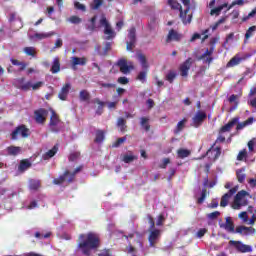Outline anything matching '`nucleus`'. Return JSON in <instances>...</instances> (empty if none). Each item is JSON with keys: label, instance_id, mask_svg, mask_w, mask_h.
Listing matches in <instances>:
<instances>
[{"label": "nucleus", "instance_id": "obj_1", "mask_svg": "<svg viewBox=\"0 0 256 256\" xmlns=\"http://www.w3.org/2000/svg\"><path fill=\"white\" fill-rule=\"evenodd\" d=\"M79 239L78 251L83 255L91 256V251L99 247V236L96 233L81 234Z\"/></svg>", "mask_w": 256, "mask_h": 256}, {"label": "nucleus", "instance_id": "obj_2", "mask_svg": "<svg viewBox=\"0 0 256 256\" xmlns=\"http://www.w3.org/2000/svg\"><path fill=\"white\" fill-rule=\"evenodd\" d=\"M184 7L186 9L183 11V8L181 7V4L177 2V0H168V5L171 7V9L177 10L180 12V18L182 19V22L184 25H188L191 23L192 16L189 13V9H191V0H181Z\"/></svg>", "mask_w": 256, "mask_h": 256}, {"label": "nucleus", "instance_id": "obj_3", "mask_svg": "<svg viewBox=\"0 0 256 256\" xmlns=\"http://www.w3.org/2000/svg\"><path fill=\"white\" fill-rule=\"evenodd\" d=\"M14 85L18 89H22V91H29V89H32L33 91H37V89H41V87L45 85V82L39 81L33 84V82L31 81L25 82V78H19L15 80Z\"/></svg>", "mask_w": 256, "mask_h": 256}, {"label": "nucleus", "instance_id": "obj_4", "mask_svg": "<svg viewBox=\"0 0 256 256\" xmlns=\"http://www.w3.org/2000/svg\"><path fill=\"white\" fill-rule=\"evenodd\" d=\"M51 117L49 122V130L52 133H59L63 129V122L59 119V115L55 113V110L50 109Z\"/></svg>", "mask_w": 256, "mask_h": 256}, {"label": "nucleus", "instance_id": "obj_5", "mask_svg": "<svg viewBox=\"0 0 256 256\" xmlns=\"http://www.w3.org/2000/svg\"><path fill=\"white\" fill-rule=\"evenodd\" d=\"M249 193L245 190H241L238 192L234 198V202L232 204L233 209H241V207L247 206L249 201L247 200V196Z\"/></svg>", "mask_w": 256, "mask_h": 256}, {"label": "nucleus", "instance_id": "obj_6", "mask_svg": "<svg viewBox=\"0 0 256 256\" xmlns=\"http://www.w3.org/2000/svg\"><path fill=\"white\" fill-rule=\"evenodd\" d=\"M81 171V167L75 169V171L71 174L70 172H65L64 175L60 176L59 178H55L53 180L54 185H61L63 183H71L73 179H75V175Z\"/></svg>", "mask_w": 256, "mask_h": 256}, {"label": "nucleus", "instance_id": "obj_7", "mask_svg": "<svg viewBox=\"0 0 256 256\" xmlns=\"http://www.w3.org/2000/svg\"><path fill=\"white\" fill-rule=\"evenodd\" d=\"M211 47L210 49H207L198 59L199 61H203V63L211 64L213 61V51H215V43H217V39L212 38L211 41Z\"/></svg>", "mask_w": 256, "mask_h": 256}, {"label": "nucleus", "instance_id": "obj_8", "mask_svg": "<svg viewBox=\"0 0 256 256\" xmlns=\"http://www.w3.org/2000/svg\"><path fill=\"white\" fill-rule=\"evenodd\" d=\"M100 27L104 28V35H106V39H114L115 31L111 28V24H109L105 15H102L100 18Z\"/></svg>", "mask_w": 256, "mask_h": 256}, {"label": "nucleus", "instance_id": "obj_9", "mask_svg": "<svg viewBox=\"0 0 256 256\" xmlns=\"http://www.w3.org/2000/svg\"><path fill=\"white\" fill-rule=\"evenodd\" d=\"M22 137L23 139L29 137V129L26 128L24 125L18 126L14 131L11 133V139L13 141H17Z\"/></svg>", "mask_w": 256, "mask_h": 256}, {"label": "nucleus", "instance_id": "obj_10", "mask_svg": "<svg viewBox=\"0 0 256 256\" xmlns=\"http://www.w3.org/2000/svg\"><path fill=\"white\" fill-rule=\"evenodd\" d=\"M229 245L235 247L239 253H253V247L251 245L243 244L241 241L232 240L229 242Z\"/></svg>", "mask_w": 256, "mask_h": 256}, {"label": "nucleus", "instance_id": "obj_11", "mask_svg": "<svg viewBox=\"0 0 256 256\" xmlns=\"http://www.w3.org/2000/svg\"><path fill=\"white\" fill-rule=\"evenodd\" d=\"M136 41H137V38L135 35V27H132L128 31V36L126 40L127 51H133V49H135Z\"/></svg>", "mask_w": 256, "mask_h": 256}, {"label": "nucleus", "instance_id": "obj_12", "mask_svg": "<svg viewBox=\"0 0 256 256\" xmlns=\"http://www.w3.org/2000/svg\"><path fill=\"white\" fill-rule=\"evenodd\" d=\"M47 115H49V111L41 108L34 112V119L36 123L43 125V123H45V121L47 120Z\"/></svg>", "mask_w": 256, "mask_h": 256}, {"label": "nucleus", "instance_id": "obj_13", "mask_svg": "<svg viewBox=\"0 0 256 256\" xmlns=\"http://www.w3.org/2000/svg\"><path fill=\"white\" fill-rule=\"evenodd\" d=\"M121 73H124V75H127L129 71L133 69V63L132 62H127L125 59H120L117 63Z\"/></svg>", "mask_w": 256, "mask_h": 256}, {"label": "nucleus", "instance_id": "obj_14", "mask_svg": "<svg viewBox=\"0 0 256 256\" xmlns=\"http://www.w3.org/2000/svg\"><path fill=\"white\" fill-rule=\"evenodd\" d=\"M205 119H207V114L203 111H197L192 118L193 127H199Z\"/></svg>", "mask_w": 256, "mask_h": 256}, {"label": "nucleus", "instance_id": "obj_15", "mask_svg": "<svg viewBox=\"0 0 256 256\" xmlns=\"http://www.w3.org/2000/svg\"><path fill=\"white\" fill-rule=\"evenodd\" d=\"M191 65H193L192 58H188L184 63L180 65V75L182 77H187V75H189V69H191Z\"/></svg>", "mask_w": 256, "mask_h": 256}, {"label": "nucleus", "instance_id": "obj_16", "mask_svg": "<svg viewBox=\"0 0 256 256\" xmlns=\"http://www.w3.org/2000/svg\"><path fill=\"white\" fill-rule=\"evenodd\" d=\"M237 189H239L237 186L230 189L229 192L222 197L220 207H227V205H229V199H231V197L237 193Z\"/></svg>", "mask_w": 256, "mask_h": 256}, {"label": "nucleus", "instance_id": "obj_17", "mask_svg": "<svg viewBox=\"0 0 256 256\" xmlns=\"http://www.w3.org/2000/svg\"><path fill=\"white\" fill-rule=\"evenodd\" d=\"M235 233H239L240 235H244V236H249V235H255L256 230L253 227L238 226L235 229Z\"/></svg>", "mask_w": 256, "mask_h": 256}, {"label": "nucleus", "instance_id": "obj_18", "mask_svg": "<svg viewBox=\"0 0 256 256\" xmlns=\"http://www.w3.org/2000/svg\"><path fill=\"white\" fill-rule=\"evenodd\" d=\"M160 235H161L160 230L150 231V235H149V238H148L150 247H155V245H157V241H159Z\"/></svg>", "mask_w": 256, "mask_h": 256}, {"label": "nucleus", "instance_id": "obj_19", "mask_svg": "<svg viewBox=\"0 0 256 256\" xmlns=\"http://www.w3.org/2000/svg\"><path fill=\"white\" fill-rule=\"evenodd\" d=\"M221 155V148L212 146L211 149H209L207 151V157H209V159L211 161H215L216 159H219Z\"/></svg>", "mask_w": 256, "mask_h": 256}, {"label": "nucleus", "instance_id": "obj_20", "mask_svg": "<svg viewBox=\"0 0 256 256\" xmlns=\"http://www.w3.org/2000/svg\"><path fill=\"white\" fill-rule=\"evenodd\" d=\"M69 91H71V84L69 83H66L60 93L58 94V98L61 100V101H67V95H69Z\"/></svg>", "mask_w": 256, "mask_h": 256}, {"label": "nucleus", "instance_id": "obj_21", "mask_svg": "<svg viewBox=\"0 0 256 256\" xmlns=\"http://www.w3.org/2000/svg\"><path fill=\"white\" fill-rule=\"evenodd\" d=\"M220 227L229 231V233H235V225H233V221L229 217L226 218V223L220 224Z\"/></svg>", "mask_w": 256, "mask_h": 256}, {"label": "nucleus", "instance_id": "obj_22", "mask_svg": "<svg viewBox=\"0 0 256 256\" xmlns=\"http://www.w3.org/2000/svg\"><path fill=\"white\" fill-rule=\"evenodd\" d=\"M181 39V34L177 33L175 30H170L167 36V43H171V41H179Z\"/></svg>", "mask_w": 256, "mask_h": 256}, {"label": "nucleus", "instance_id": "obj_23", "mask_svg": "<svg viewBox=\"0 0 256 256\" xmlns=\"http://www.w3.org/2000/svg\"><path fill=\"white\" fill-rule=\"evenodd\" d=\"M58 151H59V147H57V145H55L51 150H49L48 152L43 154L42 159L44 161H48V159L55 157V155L57 154Z\"/></svg>", "mask_w": 256, "mask_h": 256}, {"label": "nucleus", "instance_id": "obj_24", "mask_svg": "<svg viewBox=\"0 0 256 256\" xmlns=\"http://www.w3.org/2000/svg\"><path fill=\"white\" fill-rule=\"evenodd\" d=\"M53 35H56L55 31L36 33L34 34V39L41 41L43 39H49V37H53Z\"/></svg>", "mask_w": 256, "mask_h": 256}, {"label": "nucleus", "instance_id": "obj_25", "mask_svg": "<svg viewBox=\"0 0 256 256\" xmlns=\"http://www.w3.org/2000/svg\"><path fill=\"white\" fill-rule=\"evenodd\" d=\"M137 159V156L133 152L128 151L122 156V161L124 163H133Z\"/></svg>", "mask_w": 256, "mask_h": 256}, {"label": "nucleus", "instance_id": "obj_26", "mask_svg": "<svg viewBox=\"0 0 256 256\" xmlns=\"http://www.w3.org/2000/svg\"><path fill=\"white\" fill-rule=\"evenodd\" d=\"M71 61H72L73 69H75V67H77V65H86L87 64V58H85V57H82V58L72 57Z\"/></svg>", "mask_w": 256, "mask_h": 256}, {"label": "nucleus", "instance_id": "obj_27", "mask_svg": "<svg viewBox=\"0 0 256 256\" xmlns=\"http://www.w3.org/2000/svg\"><path fill=\"white\" fill-rule=\"evenodd\" d=\"M239 121V119L234 118L233 120H231L228 124L224 125L221 128L220 133H227L229 131H231V128L234 127L235 125H237V122Z\"/></svg>", "mask_w": 256, "mask_h": 256}, {"label": "nucleus", "instance_id": "obj_28", "mask_svg": "<svg viewBox=\"0 0 256 256\" xmlns=\"http://www.w3.org/2000/svg\"><path fill=\"white\" fill-rule=\"evenodd\" d=\"M31 167V161L29 160H22L18 166L19 173H25L27 169Z\"/></svg>", "mask_w": 256, "mask_h": 256}, {"label": "nucleus", "instance_id": "obj_29", "mask_svg": "<svg viewBox=\"0 0 256 256\" xmlns=\"http://www.w3.org/2000/svg\"><path fill=\"white\" fill-rule=\"evenodd\" d=\"M137 59L141 64L142 69H149V62H147V58L145 57V55L139 53L137 54Z\"/></svg>", "mask_w": 256, "mask_h": 256}, {"label": "nucleus", "instance_id": "obj_30", "mask_svg": "<svg viewBox=\"0 0 256 256\" xmlns=\"http://www.w3.org/2000/svg\"><path fill=\"white\" fill-rule=\"evenodd\" d=\"M6 153L7 155H19V153H21V147H17V146H9L6 148Z\"/></svg>", "mask_w": 256, "mask_h": 256}, {"label": "nucleus", "instance_id": "obj_31", "mask_svg": "<svg viewBox=\"0 0 256 256\" xmlns=\"http://www.w3.org/2000/svg\"><path fill=\"white\" fill-rule=\"evenodd\" d=\"M243 57H241L239 54H237L236 56H234L229 62H228V67H235V65H239V63H241V61H243Z\"/></svg>", "mask_w": 256, "mask_h": 256}, {"label": "nucleus", "instance_id": "obj_32", "mask_svg": "<svg viewBox=\"0 0 256 256\" xmlns=\"http://www.w3.org/2000/svg\"><path fill=\"white\" fill-rule=\"evenodd\" d=\"M238 97L235 94H232L229 98L228 101L231 103V105H234L230 108V111H235L237 109V105H239V101H237Z\"/></svg>", "mask_w": 256, "mask_h": 256}, {"label": "nucleus", "instance_id": "obj_33", "mask_svg": "<svg viewBox=\"0 0 256 256\" xmlns=\"http://www.w3.org/2000/svg\"><path fill=\"white\" fill-rule=\"evenodd\" d=\"M51 71L52 73H59L61 71V63L59 62V58H54Z\"/></svg>", "mask_w": 256, "mask_h": 256}, {"label": "nucleus", "instance_id": "obj_34", "mask_svg": "<svg viewBox=\"0 0 256 256\" xmlns=\"http://www.w3.org/2000/svg\"><path fill=\"white\" fill-rule=\"evenodd\" d=\"M254 121L255 120L251 117V118H248L246 121H244L242 123H238L237 130L240 131L241 129H245V127H247L248 125H253Z\"/></svg>", "mask_w": 256, "mask_h": 256}, {"label": "nucleus", "instance_id": "obj_35", "mask_svg": "<svg viewBox=\"0 0 256 256\" xmlns=\"http://www.w3.org/2000/svg\"><path fill=\"white\" fill-rule=\"evenodd\" d=\"M9 21H10V23L18 24L19 29H21V27H23V22L21 21V18L17 19V14H15V13L11 14Z\"/></svg>", "mask_w": 256, "mask_h": 256}, {"label": "nucleus", "instance_id": "obj_36", "mask_svg": "<svg viewBox=\"0 0 256 256\" xmlns=\"http://www.w3.org/2000/svg\"><path fill=\"white\" fill-rule=\"evenodd\" d=\"M237 179L239 183H243L247 175H245V168L236 171Z\"/></svg>", "mask_w": 256, "mask_h": 256}, {"label": "nucleus", "instance_id": "obj_37", "mask_svg": "<svg viewBox=\"0 0 256 256\" xmlns=\"http://www.w3.org/2000/svg\"><path fill=\"white\" fill-rule=\"evenodd\" d=\"M225 7H227V3L222 4V5H220V6L216 7V8H214V9H212V10L210 11V15H216V16L221 15V10H223Z\"/></svg>", "mask_w": 256, "mask_h": 256}, {"label": "nucleus", "instance_id": "obj_38", "mask_svg": "<svg viewBox=\"0 0 256 256\" xmlns=\"http://www.w3.org/2000/svg\"><path fill=\"white\" fill-rule=\"evenodd\" d=\"M177 155H178L179 159H185L186 157H189V155H191V151H189L187 149H179L177 151Z\"/></svg>", "mask_w": 256, "mask_h": 256}, {"label": "nucleus", "instance_id": "obj_39", "mask_svg": "<svg viewBox=\"0 0 256 256\" xmlns=\"http://www.w3.org/2000/svg\"><path fill=\"white\" fill-rule=\"evenodd\" d=\"M104 140H105V132H103L102 130H98L96 132L95 142L96 143H103Z\"/></svg>", "mask_w": 256, "mask_h": 256}, {"label": "nucleus", "instance_id": "obj_40", "mask_svg": "<svg viewBox=\"0 0 256 256\" xmlns=\"http://www.w3.org/2000/svg\"><path fill=\"white\" fill-rule=\"evenodd\" d=\"M41 186V183L39 182V180H30L29 182V188L32 191H37V189Z\"/></svg>", "mask_w": 256, "mask_h": 256}, {"label": "nucleus", "instance_id": "obj_41", "mask_svg": "<svg viewBox=\"0 0 256 256\" xmlns=\"http://www.w3.org/2000/svg\"><path fill=\"white\" fill-rule=\"evenodd\" d=\"M140 125L145 129V131H149L150 126H149V118L147 117H142L140 119Z\"/></svg>", "mask_w": 256, "mask_h": 256}, {"label": "nucleus", "instance_id": "obj_42", "mask_svg": "<svg viewBox=\"0 0 256 256\" xmlns=\"http://www.w3.org/2000/svg\"><path fill=\"white\" fill-rule=\"evenodd\" d=\"M175 77H177V72L170 70L166 74V81H169V83H172L173 81H175Z\"/></svg>", "mask_w": 256, "mask_h": 256}, {"label": "nucleus", "instance_id": "obj_43", "mask_svg": "<svg viewBox=\"0 0 256 256\" xmlns=\"http://www.w3.org/2000/svg\"><path fill=\"white\" fill-rule=\"evenodd\" d=\"M185 123H187V119H183L182 121L178 122L175 133H180V131H183V129H185Z\"/></svg>", "mask_w": 256, "mask_h": 256}, {"label": "nucleus", "instance_id": "obj_44", "mask_svg": "<svg viewBox=\"0 0 256 256\" xmlns=\"http://www.w3.org/2000/svg\"><path fill=\"white\" fill-rule=\"evenodd\" d=\"M103 5V0H93V2L90 4L91 9L97 10L99 7Z\"/></svg>", "mask_w": 256, "mask_h": 256}, {"label": "nucleus", "instance_id": "obj_45", "mask_svg": "<svg viewBox=\"0 0 256 256\" xmlns=\"http://www.w3.org/2000/svg\"><path fill=\"white\" fill-rule=\"evenodd\" d=\"M137 79L138 81H141V83H145L147 80V70L139 72Z\"/></svg>", "mask_w": 256, "mask_h": 256}, {"label": "nucleus", "instance_id": "obj_46", "mask_svg": "<svg viewBox=\"0 0 256 256\" xmlns=\"http://www.w3.org/2000/svg\"><path fill=\"white\" fill-rule=\"evenodd\" d=\"M90 94L88 93L87 90H82L80 91V100L81 101H89Z\"/></svg>", "mask_w": 256, "mask_h": 256}, {"label": "nucleus", "instance_id": "obj_47", "mask_svg": "<svg viewBox=\"0 0 256 256\" xmlns=\"http://www.w3.org/2000/svg\"><path fill=\"white\" fill-rule=\"evenodd\" d=\"M255 31H256V26H251L245 34V39H251V37H253V34L255 33Z\"/></svg>", "mask_w": 256, "mask_h": 256}, {"label": "nucleus", "instance_id": "obj_48", "mask_svg": "<svg viewBox=\"0 0 256 256\" xmlns=\"http://www.w3.org/2000/svg\"><path fill=\"white\" fill-rule=\"evenodd\" d=\"M238 217L243 223H247V225H249V215H247V212H241Z\"/></svg>", "mask_w": 256, "mask_h": 256}, {"label": "nucleus", "instance_id": "obj_49", "mask_svg": "<svg viewBox=\"0 0 256 256\" xmlns=\"http://www.w3.org/2000/svg\"><path fill=\"white\" fill-rule=\"evenodd\" d=\"M11 63H12V65H16V66L20 67V71H23V69H25V67H27V64H25L23 62H19V60L11 59Z\"/></svg>", "mask_w": 256, "mask_h": 256}, {"label": "nucleus", "instance_id": "obj_50", "mask_svg": "<svg viewBox=\"0 0 256 256\" xmlns=\"http://www.w3.org/2000/svg\"><path fill=\"white\" fill-rule=\"evenodd\" d=\"M24 53H26V55H29L30 57H35V48L26 47L24 48Z\"/></svg>", "mask_w": 256, "mask_h": 256}, {"label": "nucleus", "instance_id": "obj_51", "mask_svg": "<svg viewBox=\"0 0 256 256\" xmlns=\"http://www.w3.org/2000/svg\"><path fill=\"white\" fill-rule=\"evenodd\" d=\"M68 21L72 23L73 25H79L81 23V18L79 16H71Z\"/></svg>", "mask_w": 256, "mask_h": 256}, {"label": "nucleus", "instance_id": "obj_52", "mask_svg": "<svg viewBox=\"0 0 256 256\" xmlns=\"http://www.w3.org/2000/svg\"><path fill=\"white\" fill-rule=\"evenodd\" d=\"M95 21H97V16H94L90 20V25L88 26L89 31H95V29H97V27L95 26Z\"/></svg>", "mask_w": 256, "mask_h": 256}, {"label": "nucleus", "instance_id": "obj_53", "mask_svg": "<svg viewBox=\"0 0 256 256\" xmlns=\"http://www.w3.org/2000/svg\"><path fill=\"white\" fill-rule=\"evenodd\" d=\"M94 103H97V105H98V110H97V113H98V115H101V111H103V105L105 104V103H103L101 100H99V99H95L94 100Z\"/></svg>", "mask_w": 256, "mask_h": 256}, {"label": "nucleus", "instance_id": "obj_54", "mask_svg": "<svg viewBox=\"0 0 256 256\" xmlns=\"http://www.w3.org/2000/svg\"><path fill=\"white\" fill-rule=\"evenodd\" d=\"M247 158V150H242L239 152L238 156H237V160L238 161H243V159Z\"/></svg>", "mask_w": 256, "mask_h": 256}, {"label": "nucleus", "instance_id": "obj_55", "mask_svg": "<svg viewBox=\"0 0 256 256\" xmlns=\"http://www.w3.org/2000/svg\"><path fill=\"white\" fill-rule=\"evenodd\" d=\"M219 215H221V212L215 211V212H212V213L207 214V217H208L211 221H213L214 219H217V217H219Z\"/></svg>", "mask_w": 256, "mask_h": 256}, {"label": "nucleus", "instance_id": "obj_56", "mask_svg": "<svg viewBox=\"0 0 256 256\" xmlns=\"http://www.w3.org/2000/svg\"><path fill=\"white\" fill-rule=\"evenodd\" d=\"M117 126L120 127V131H125V119L119 118L117 121Z\"/></svg>", "mask_w": 256, "mask_h": 256}, {"label": "nucleus", "instance_id": "obj_57", "mask_svg": "<svg viewBox=\"0 0 256 256\" xmlns=\"http://www.w3.org/2000/svg\"><path fill=\"white\" fill-rule=\"evenodd\" d=\"M235 5H245V1L244 0H235L231 3V5L228 7L229 9H233V7H235Z\"/></svg>", "mask_w": 256, "mask_h": 256}, {"label": "nucleus", "instance_id": "obj_58", "mask_svg": "<svg viewBox=\"0 0 256 256\" xmlns=\"http://www.w3.org/2000/svg\"><path fill=\"white\" fill-rule=\"evenodd\" d=\"M256 15V7L247 15L245 16L242 21H249V19L253 18Z\"/></svg>", "mask_w": 256, "mask_h": 256}, {"label": "nucleus", "instance_id": "obj_59", "mask_svg": "<svg viewBox=\"0 0 256 256\" xmlns=\"http://www.w3.org/2000/svg\"><path fill=\"white\" fill-rule=\"evenodd\" d=\"M127 141V138L126 137H122V138H119L113 145L112 147H119L120 145H123L124 142Z\"/></svg>", "mask_w": 256, "mask_h": 256}, {"label": "nucleus", "instance_id": "obj_60", "mask_svg": "<svg viewBox=\"0 0 256 256\" xmlns=\"http://www.w3.org/2000/svg\"><path fill=\"white\" fill-rule=\"evenodd\" d=\"M255 143H256L255 138L248 142V149L250 153H253V151L255 150Z\"/></svg>", "mask_w": 256, "mask_h": 256}, {"label": "nucleus", "instance_id": "obj_61", "mask_svg": "<svg viewBox=\"0 0 256 256\" xmlns=\"http://www.w3.org/2000/svg\"><path fill=\"white\" fill-rule=\"evenodd\" d=\"M80 153L79 152H74V153H72V154H70V156H69V161H77V159H79V157H80Z\"/></svg>", "mask_w": 256, "mask_h": 256}, {"label": "nucleus", "instance_id": "obj_62", "mask_svg": "<svg viewBox=\"0 0 256 256\" xmlns=\"http://www.w3.org/2000/svg\"><path fill=\"white\" fill-rule=\"evenodd\" d=\"M163 221H165V214H160L157 218L156 225H163Z\"/></svg>", "mask_w": 256, "mask_h": 256}, {"label": "nucleus", "instance_id": "obj_63", "mask_svg": "<svg viewBox=\"0 0 256 256\" xmlns=\"http://www.w3.org/2000/svg\"><path fill=\"white\" fill-rule=\"evenodd\" d=\"M74 7L79 11H85L86 9L85 5L81 4L80 2H74Z\"/></svg>", "mask_w": 256, "mask_h": 256}, {"label": "nucleus", "instance_id": "obj_64", "mask_svg": "<svg viewBox=\"0 0 256 256\" xmlns=\"http://www.w3.org/2000/svg\"><path fill=\"white\" fill-rule=\"evenodd\" d=\"M248 185L252 188H255L256 187V177L255 178H250L248 180Z\"/></svg>", "mask_w": 256, "mask_h": 256}]
</instances>
